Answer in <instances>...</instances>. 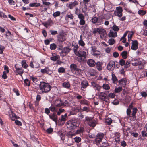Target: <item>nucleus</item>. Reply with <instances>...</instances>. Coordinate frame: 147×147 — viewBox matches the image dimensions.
Listing matches in <instances>:
<instances>
[{"mask_svg": "<svg viewBox=\"0 0 147 147\" xmlns=\"http://www.w3.org/2000/svg\"><path fill=\"white\" fill-rule=\"evenodd\" d=\"M102 87L104 89L106 90H109L110 88L109 85L106 84H104L102 86Z\"/></svg>", "mask_w": 147, "mask_h": 147, "instance_id": "obj_43", "label": "nucleus"}, {"mask_svg": "<svg viewBox=\"0 0 147 147\" xmlns=\"http://www.w3.org/2000/svg\"><path fill=\"white\" fill-rule=\"evenodd\" d=\"M108 36L110 38H115L117 36V33L116 32H114L110 30L108 34Z\"/></svg>", "mask_w": 147, "mask_h": 147, "instance_id": "obj_21", "label": "nucleus"}, {"mask_svg": "<svg viewBox=\"0 0 147 147\" xmlns=\"http://www.w3.org/2000/svg\"><path fill=\"white\" fill-rule=\"evenodd\" d=\"M104 136L105 134L99 132L97 134L95 141V142L97 145L99 146L100 145V143Z\"/></svg>", "mask_w": 147, "mask_h": 147, "instance_id": "obj_7", "label": "nucleus"}, {"mask_svg": "<svg viewBox=\"0 0 147 147\" xmlns=\"http://www.w3.org/2000/svg\"><path fill=\"white\" fill-rule=\"evenodd\" d=\"M22 67L25 69H26L28 67V65L26 63L25 60H22L21 62Z\"/></svg>", "mask_w": 147, "mask_h": 147, "instance_id": "obj_29", "label": "nucleus"}, {"mask_svg": "<svg viewBox=\"0 0 147 147\" xmlns=\"http://www.w3.org/2000/svg\"><path fill=\"white\" fill-rule=\"evenodd\" d=\"M127 51H124L121 53V56L123 59H126L127 58Z\"/></svg>", "mask_w": 147, "mask_h": 147, "instance_id": "obj_36", "label": "nucleus"}, {"mask_svg": "<svg viewBox=\"0 0 147 147\" xmlns=\"http://www.w3.org/2000/svg\"><path fill=\"white\" fill-rule=\"evenodd\" d=\"M78 44L80 45L82 47H84L85 45V42L83 40L82 35H81L80 36V40L78 41Z\"/></svg>", "mask_w": 147, "mask_h": 147, "instance_id": "obj_27", "label": "nucleus"}, {"mask_svg": "<svg viewBox=\"0 0 147 147\" xmlns=\"http://www.w3.org/2000/svg\"><path fill=\"white\" fill-rule=\"evenodd\" d=\"M57 46L58 47L57 48V49L59 50H62L63 49V46L62 44L59 43L57 44Z\"/></svg>", "mask_w": 147, "mask_h": 147, "instance_id": "obj_57", "label": "nucleus"}, {"mask_svg": "<svg viewBox=\"0 0 147 147\" xmlns=\"http://www.w3.org/2000/svg\"><path fill=\"white\" fill-rule=\"evenodd\" d=\"M85 121L90 127H94L96 125V121L92 117L86 116Z\"/></svg>", "mask_w": 147, "mask_h": 147, "instance_id": "obj_5", "label": "nucleus"}, {"mask_svg": "<svg viewBox=\"0 0 147 147\" xmlns=\"http://www.w3.org/2000/svg\"><path fill=\"white\" fill-rule=\"evenodd\" d=\"M61 14V12L59 11H57L56 12H54L53 14V16L55 18L59 16Z\"/></svg>", "mask_w": 147, "mask_h": 147, "instance_id": "obj_50", "label": "nucleus"}, {"mask_svg": "<svg viewBox=\"0 0 147 147\" xmlns=\"http://www.w3.org/2000/svg\"><path fill=\"white\" fill-rule=\"evenodd\" d=\"M123 9L121 7L119 6L116 7V10L114 12V14L119 17H121L123 15Z\"/></svg>", "mask_w": 147, "mask_h": 147, "instance_id": "obj_9", "label": "nucleus"}, {"mask_svg": "<svg viewBox=\"0 0 147 147\" xmlns=\"http://www.w3.org/2000/svg\"><path fill=\"white\" fill-rule=\"evenodd\" d=\"M112 30L115 31H118L119 30V28L116 25L114 24L112 27Z\"/></svg>", "mask_w": 147, "mask_h": 147, "instance_id": "obj_47", "label": "nucleus"}, {"mask_svg": "<svg viewBox=\"0 0 147 147\" xmlns=\"http://www.w3.org/2000/svg\"><path fill=\"white\" fill-rule=\"evenodd\" d=\"M81 88H85L88 85V83L87 81H84L81 82Z\"/></svg>", "mask_w": 147, "mask_h": 147, "instance_id": "obj_28", "label": "nucleus"}, {"mask_svg": "<svg viewBox=\"0 0 147 147\" xmlns=\"http://www.w3.org/2000/svg\"><path fill=\"white\" fill-rule=\"evenodd\" d=\"M57 134H58V135L60 137L61 140H64L65 134H63L62 132V131L59 132Z\"/></svg>", "mask_w": 147, "mask_h": 147, "instance_id": "obj_35", "label": "nucleus"}, {"mask_svg": "<svg viewBox=\"0 0 147 147\" xmlns=\"http://www.w3.org/2000/svg\"><path fill=\"white\" fill-rule=\"evenodd\" d=\"M57 102L58 103L55 104L56 106L57 107H59L61 106H63V102L61 100H58Z\"/></svg>", "mask_w": 147, "mask_h": 147, "instance_id": "obj_45", "label": "nucleus"}, {"mask_svg": "<svg viewBox=\"0 0 147 147\" xmlns=\"http://www.w3.org/2000/svg\"><path fill=\"white\" fill-rule=\"evenodd\" d=\"M87 63L90 67H94L96 65L95 61L92 59H90L87 61Z\"/></svg>", "mask_w": 147, "mask_h": 147, "instance_id": "obj_15", "label": "nucleus"}, {"mask_svg": "<svg viewBox=\"0 0 147 147\" xmlns=\"http://www.w3.org/2000/svg\"><path fill=\"white\" fill-rule=\"evenodd\" d=\"M141 94L142 97L146 98L147 96V93L146 92L142 91L141 92Z\"/></svg>", "mask_w": 147, "mask_h": 147, "instance_id": "obj_64", "label": "nucleus"}, {"mask_svg": "<svg viewBox=\"0 0 147 147\" xmlns=\"http://www.w3.org/2000/svg\"><path fill=\"white\" fill-rule=\"evenodd\" d=\"M79 4V2L75 0L74 2H71L69 4L67 3L66 6L70 9H73L74 8H75L76 6Z\"/></svg>", "mask_w": 147, "mask_h": 147, "instance_id": "obj_10", "label": "nucleus"}, {"mask_svg": "<svg viewBox=\"0 0 147 147\" xmlns=\"http://www.w3.org/2000/svg\"><path fill=\"white\" fill-rule=\"evenodd\" d=\"M126 80L124 79H122L118 81L120 85H121L123 87H125L126 85Z\"/></svg>", "mask_w": 147, "mask_h": 147, "instance_id": "obj_25", "label": "nucleus"}, {"mask_svg": "<svg viewBox=\"0 0 147 147\" xmlns=\"http://www.w3.org/2000/svg\"><path fill=\"white\" fill-rule=\"evenodd\" d=\"M40 90L42 93H47L49 92L51 89V86L48 83L44 82H41L39 85Z\"/></svg>", "mask_w": 147, "mask_h": 147, "instance_id": "obj_3", "label": "nucleus"}, {"mask_svg": "<svg viewBox=\"0 0 147 147\" xmlns=\"http://www.w3.org/2000/svg\"><path fill=\"white\" fill-rule=\"evenodd\" d=\"M60 57L59 55H56L55 56H52L50 58V59L54 61H57L59 59Z\"/></svg>", "mask_w": 147, "mask_h": 147, "instance_id": "obj_34", "label": "nucleus"}, {"mask_svg": "<svg viewBox=\"0 0 147 147\" xmlns=\"http://www.w3.org/2000/svg\"><path fill=\"white\" fill-rule=\"evenodd\" d=\"M124 68H127L129 67L130 65V62H129L128 61H127L125 64L124 65Z\"/></svg>", "mask_w": 147, "mask_h": 147, "instance_id": "obj_58", "label": "nucleus"}, {"mask_svg": "<svg viewBox=\"0 0 147 147\" xmlns=\"http://www.w3.org/2000/svg\"><path fill=\"white\" fill-rule=\"evenodd\" d=\"M46 0H44L42 1L43 4L46 6H49L51 4V3L49 2L46 1Z\"/></svg>", "mask_w": 147, "mask_h": 147, "instance_id": "obj_52", "label": "nucleus"}, {"mask_svg": "<svg viewBox=\"0 0 147 147\" xmlns=\"http://www.w3.org/2000/svg\"><path fill=\"white\" fill-rule=\"evenodd\" d=\"M71 50V49L69 46L65 47L62 50L61 54L63 56H66L70 52Z\"/></svg>", "mask_w": 147, "mask_h": 147, "instance_id": "obj_11", "label": "nucleus"}, {"mask_svg": "<svg viewBox=\"0 0 147 147\" xmlns=\"http://www.w3.org/2000/svg\"><path fill=\"white\" fill-rule=\"evenodd\" d=\"M46 131L48 134H50L53 132V129L51 128H49L47 129Z\"/></svg>", "mask_w": 147, "mask_h": 147, "instance_id": "obj_59", "label": "nucleus"}, {"mask_svg": "<svg viewBox=\"0 0 147 147\" xmlns=\"http://www.w3.org/2000/svg\"><path fill=\"white\" fill-rule=\"evenodd\" d=\"M132 46L131 49L134 50H136L138 48V42L137 40H132Z\"/></svg>", "mask_w": 147, "mask_h": 147, "instance_id": "obj_13", "label": "nucleus"}, {"mask_svg": "<svg viewBox=\"0 0 147 147\" xmlns=\"http://www.w3.org/2000/svg\"><path fill=\"white\" fill-rule=\"evenodd\" d=\"M84 130V128L83 127H81L79 129H78L76 130V134L82 133L83 132Z\"/></svg>", "mask_w": 147, "mask_h": 147, "instance_id": "obj_42", "label": "nucleus"}, {"mask_svg": "<svg viewBox=\"0 0 147 147\" xmlns=\"http://www.w3.org/2000/svg\"><path fill=\"white\" fill-rule=\"evenodd\" d=\"M105 17L104 16L99 17V18L98 25H100L103 24V20L105 19Z\"/></svg>", "mask_w": 147, "mask_h": 147, "instance_id": "obj_37", "label": "nucleus"}, {"mask_svg": "<svg viewBox=\"0 0 147 147\" xmlns=\"http://www.w3.org/2000/svg\"><path fill=\"white\" fill-rule=\"evenodd\" d=\"M115 42V40L114 38H110L109 40L108 43L109 45H112Z\"/></svg>", "mask_w": 147, "mask_h": 147, "instance_id": "obj_40", "label": "nucleus"}, {"mask_svg": "<svg viewBox=\"0 0 147 147\" xmlns=\"http://www.w3.org/2000/svg\"><path fill=\"white\" fill-rule=\"evenodd\" d=\"M29 78L30 80H32L33 82L35 84H37V83L39 81V80L37 78L33 76H30Z\"/></svg>", "mask_w": 147, "mask_h": 147, "instance_id": "obj_30", "label": "nucleus"}, {"mask_svg": "<svg viewBox=\"0 0 147 147\" xmlns=\"http://www.w3.org/2000/svg\"><path fill=\"white\" fill-rule=\"evenodd\" d=\"M76 55L78 56L77 58V61L79 62L84 61L86 57V52L84 51H81L80 52H77Z\"/></svg>", "mask_w": 147, "mask_h": 147, "instance_id": "obj_4", "label": "nucleus"}, {"mask_svg": "<svg viewBox=\"0 0 147 147\" xmlns=\"http://www.w3.org/2000/svg\"><path fill=\"white\" fill-rule=\"evenodd\" d=\"M105 122L108 125H110L112 122V120L111 118H108L105 120Z\"/></svg>", "mask_w": 147, "mask_h": 147, "instance_id": "obj_39", "label": "nucleus"}, {"mask_svg": "<svg viewBox=\"0 0 147 147\" xmlns=\"http://www.w3.org/2000/svg\"><path fill=\"white\" fill-rule=\"evenodd\" d=\"M96 64V68L99 71H100L102 69V65L103 63L102 62L98 61L97 62Z\"/></svg>", "mask_w": 147, "mask_h": 147, "instance_id": "obj_20", "label": "nucleus"}, {"mask_svg": "<svg viewBox=\"0 0 147 147\" xmlns=\"http://www.w3.org/2000/svg\"><path fill=\"white\" fill-rule=\"evenodd\" d=\"M78 16V18L81 20H83L85 19V17L83 15L82 13H79L78 15H77Z\"/></svg>", "mask_w": 147, "mask_h": 147, "instance_id": "obj_53", "label": "nucleus"}, {"mask_svg": "<svg viewBox=\"0 0 147 147\" xmlns=\"http://www.w3.org/2000/svg\"><path fill=\"white\" fill-rule=\"evenodd\" d=\"M40 4L39 3H30L29 5L31 7H38L40 6Z\"/></svg>", "mask_w": 147, "mask_h": 147, "instance_id": "obj_33", "label": "nucleus"}, {"mask_svg": "<svg viewBox=\"0 0 147 147\" xmlns=\"http://www.w3.org/2000/svg\"><path fill=\"white\" fill-rule=\"evenodd\" d=\"M67 135L68 138H72L73 136H75V134H72L71 132H69L67 133Z\"/></svg>", "mask_w": 147, "mask_h": 147, "instance_id": "obj_55", "label": "nucleus"}, {"mask_svg": "<svg viewBox=\"0 0 147 147\" xmlns=\"http://www.w3.org/2000/svg\"><path fill=\"white\" fill-rule=\"evenodd\" d=\"M125 61L123 59H121L119 61V64L122 66L124 65L125 64Z\"/></svg>", "mask_w": 147, "mask_h": 147, "instance_id": "obj_60", "label": "nucleus"}, {"mask_svg": "<svg viewBox=\"0 0 147 147\" xmlns=\"http://www.w3.org/2000/svg\"><path fill=\"white\" fill-rule=\"evenodd\" d=\"M13 90L14 92L16 93V95L19 96L20 95V94L19 92V91L16 88H14L13 89Z\"/></svg>", "mask_w": 147, "mask_h": 147, "instance_id": "obj_63", "label": "nucleus"}, {"mask_svg": "<svg viewBox=\"0 0 147 147\" xmlns=\"http://www.w3.org/2000/svg\"><path fill=\"white\" fill-rule=\"evenodd\" d=\"M90 108L89 107L84 106L82 109V110L83 111H85L86 112H88L90 111Z\"/></svg>", "mask_w": 147, "mask_h": 147, "instance_id": "obj_54", "label": "nucleus"}, {"mask_svg": "<svg viewBox=\"0 0 147 147\" xmlns=\"http://www.w3.org/2000/svg\"><path fill=\"white\" fill-rule=\"evenodd\" d=\"M122 90V88L121 87L119 86L117 88H115L114 90V92L115 93H118L120 92Z\"/></svg>", "mask_w": 147, "mask_h": 147, "instance_id": "obj_41", "label": "nucleus"}, {"mask_svg": "<svg viewBox=\"0 0 147 147\" xmlns=\"http://www.w3.org/2000/svg\"><path fill=\"white\" fill-rule=\"evenodd\" d=\"M15 68L16 69V72L18 73V74L22 76V75L24 73V70L22 67H18L17 66V64L15 66Z\"/></svg>", "mask_w": 147, "mask_h": 147, "instance_id": "obj_14", "label": "nucleus"}, {"mask_svg": "<svg viewBox=\"0 0 147 147\" xmlns=\"http://www.w3.org/2000/svg\"><path fill=\"white\" fill-rule=\"evenodd\" d=\"M80 9H79L78 7H76L75 9V13L78 15L80 13Z\"/></svg>", "mask_w": 147, "mask_h": 147, "instance_id": "obj_56", "label": "nucleus"}, {"mask_svg": "<svg viewBox=\"0 0 147 147\" xmlns=\"http://www.w3.org/2000/svg\"><path fill=\"white\" fill-rule=\"evenodd\" d=\"M79 125V121L76 119H72L67 122V128L70 129H74L76 127H78Z\"/></svg>", "mask_w": 147, "mask_h": 147, "instance_id": "obj_2", "label": "nucleus"}, {"mask_svg": "<svg viewBox=\"0 0 147 147\" xmlns=\"http://www.w3.org/2000/svg\"><path fill=\"white\" fill-rule=\"evenodd\" d=\"M112 80L113 81V83L116 84L118 80L117 79V78L115 75L112 74Z\"/></svg>", "mask_w": 147, "mask_h": 147, "instance_id": "obj_32", "label": "nucleus"}, {"mask_svg": "<svg viewBox=\"0 0 147 147\" xmlns=\"http://www.w3.org/2000/svg\"><path fill=\"white\" fill-rule=\"evenodd\" d=\"M50 118L55 122H57L58 121L57 117L55 113H54L52 114L49 115Z\"/></svg>", "mask_w": 147, "mask_h": 147, "instance_id": "obj_18", "label": "nucleus"}, {"mask_svg": "<svg viewBox=\"0 0 147 147\" xmlns=\"http://www.w3.org/2000/svg\"><path fill=\"white\" fill-rule=\"evenodd\" d=\"M133 103H131L127 109L126 113L127 118L131 121L135 120L136 119V115L138 111L136 107H133Z\"/></svg>", "mask_w": 147, "mask_h": 147, "instance_id": "obj_1", "label": "nucleus"}, {"mask_svg": "<svg viewBox=\"0 0 147 147\" xmlns=\"http://www.w3.org/2000/svg\"><path fill=\"white\" fill-rule=\"evenodd\" d=\"M74 140L76 143H78L81 141V138L79 137H76L74 138Z\"/></svg>", "mask_w": 147, "mask_h": 147, "instance_id": "obj_48", "label": "nucleus"}, {"mask_svg": "<svg viewBox=\"0 0 147 147\" xmlns=\"http://www.w3.org/2000/svg\"><path fill=\"white\" fill-rule=\"evenodd\" d=\"M79 102L81 105H86L87 106L90 105L89 102L85 99L81 100Z\"/></svg>", "mask_w": 147, "mask_h": 147, "instance_id": "obj_23", "label": "nucleus"}, {"mask_svg": "<svg viewBox=\"0 0 147 147\" xmlns=\"http://www.w3.org/2000/svg\"><path fill=\"white\" fill-rule=\"evenodd\" d=\"M15 123L17 125L19 126H22V123L19 121L16 120L15 121Z\"/></svg>", "mask_w": 147, "mask_h": 147, "instance_id": "obj_62", "label": "nucleus"}, {"mask_svg": "<svg viewBox=\"0 0 147 147\" xmlns=\"http://www.w3.org/2000/svg\"><path fill=\"white\" fill-rule=\"evenodd\" d=\"M41 72L43 74H46L50 75L52 74V71L47 67H45V69H41L40 70Z\"/></svg>", "mask_w": 147, "mask_h": 147, "instance_id": "obj_17", "label": "nucleus"}, {"mask_svg": "<svg viewBox=\"0 0 147 147\" xmlns=\"http://www.w3.org/2000/svg\"><path fill=\"white\" fill-rule=\"evenodd\" d=\"M99 34L101 37H104L106 35V30L102 28H100V30H99Z\"/></svg>", "mask_w": 147, "mask_h": 147, "instance_id": "obj_22", "label": "nucleus"}, {"mask_svg": "<svg viewBox=\"0 0 147 147\" xmlns=\"http://www.w3.org/2000/svg\"><path fill=\"white\" fill-rule=\"evenodd\" d=\"M70 68L73 73L76 74H80L81 72V70L78 67L76 64H71L70 65Z\"/></svg>", "mask_w": 147, "mask_h": 147, "instance_id": "obj_6", "label": "nucleus"}, {"mask_svg": "<svg viewBox=\"0 0 147 147\" xmlns=\"http://www.w3.org/2000/svg\"><path fill=\"white\" fill-rule=\"evenodd\" d=\"M53 24V21L50 19L45 22L42 23V24L45 27L47 28L48 26H51Z\"/></svg>", "mask_w": 147, "mask_h": 147, "instance_id": "obj_16", "label": "nucleus"}, {"mask_svg": "<svg viewBox=\"0 0 147 147\" xmlns=\"http://www.w3.org/2000/svg\"><path fill=\"white\" fill-rule=\"evenodd\" d=\"M65 71V69L63 67H60L58 69V72L59 73H63Z\"/></svg>", "mask_w": 147, "mask_h": 147, "instance_id": "obj_51", "label": "nucleus"}, {"mask_svg": "<svg viewBox=\"0 0 147 147\" xmlns=\"http://www.w3.org/2000/svg\"><path fill=\"white\" fill-rule=\"evenodd\" d=\"M146 13V11L142 10H139L138 11V14L140 15H144Z\"/></svg>", "mask_w": 147, "mask_h": 147, "instance_id": "obj_46", "label": "nucleus"}, {"mask_svg": "<svg viewBox=\"0 0 147 147\" xmlns=\"http://www.w3.org/2000/svg\"><path fill=\"white\" fill-rule=\"evenodd\" d=\"M91 48H92L91 51L92 53L95 52H97L98 51V50H97L96 47L95 46H92L91 47Z\"/></svg>", "mask_w": 147, "mask_h": 147, "instance_id": "obj_49", "label": "nucleus"}, {"mask_svg": "<svg viewBox=\"0 0 147 147\" xmlns=\"http://www.w3.org/2000/svg\"><path fill=\"white\" fill-rule=\"evenodd\" d=\"M80 109L79 107H77L74 109H72V110L70 112L71 115H76L78 112H79Z\"/></svg>", "mask_w": 147, "mask_h": 147, "instance_id": "obj_24", "label": "nucleus"}, {"mask_svg": "<svg viewBox=\"0 0 147 147\" xmlns=\"http://www.w3.org/2000/svg\"><path fill=\"white\" fill-rule=\"evenodd\" d=\"M66 39L64 36V35L62 34H60L57 36V40L61 42L65 41Z\"/></svg>", "mask_w": 147, "mask_h": 147, "instance_id": "obj_19", "label": "nucleus"}, {"mask_svg": "<svg viewBox=\"0 0 147 147\" xmlns=\"http://www.w3.org/2000/svg\"><path fill=\"white\" fill-rule=\"evenodd\" d=\"M99 97L102 101L106 102H109V100L107 96V94L103 92H100Z\"/></svg>", "mask_w": 147, "mask_h": 147, "instance_id": "obj_8", "label": "nucleus"}, {"mask_svg": "<svg viewBox=\"0 0 147 147\" xmlns=\"http://www.w3.org/2000/svg\"><path fill=\"white\" fill-rule=\"evenodd\" d=\"M91 21L93 24H94L97 23V25H99V18L98 17L96 16L93 17L91 20Z\"/></svg>", "mask_w": 147, "mask_h": 147, "instance_id": "obj_26", "label": "nucleus"}, {"mask_svg": "<svg viewBox=\"0 0 147 147\" xmlns=\"http://www.w3.org/2000/svg\"><path fill=\"white\" fill-rule=\"evenodd\" d=\"M50 48L51 50H55L57 48V45L54 43L51 44L50 45Z\"/></svg>", "mask_w": 147, "mask_h": 147, "instance_id": "obj_44", "label": "nucleus"}, {"mask_svg": "<svg viewBox=\"0 0 147 147\" xmlns=\"http://www.w3.org/2000/svg\"><path fill=\"white\" fill-rule=\"evenodd\" d=\"M62 85L64 87L68 88L70 87V85L68 82H64L63 83Z\"/></svg>", "mask_w": 147, "mask_h": 147, "instance_id": "obj_38", "label": "nucleus"}, {"mask_svg": "<svg viewBox=\"0 0 147 147\" xmlns=\"http://www.w3.org/2000/svg\"><path fill=\"white\" fill-rule=\"evenodd\" d=\"M115 67V62L113 61H110L107 66V69L110 71H112L114 70Z\"/></svg>", "mask_w": 147, "mask_h": 147, "instance_id": "obj_12", "label": "nucleus"}, {"mask_svg": "<svg viewBox=\"0 0 147 147\" xmlns=\"http://www.w3.org/2000/svg\"><path fill=\"white\" fill-rule=\"evenodd\" d=\"M24 84L25 86H29L30 85V82L28 79H26L24 80Z\"/></svg>", "mask_w": 147, "mask_h": 147, "instance_id": "obj_31", "label": "nucleus"}, {"mask_svg": "<svg viewBox=\"0 0 147 147\" xmlns=\"http://www.w3.org/2000/svg\"><path fill=\"white\" fill-rule=\"evenodd\" d=\"M92 55L96 57H98L100 55V52L99 51L97 52H95L92 53Z\"/></svg>", "mask_w": 147, "mask_h": 147, "instance_id": "obj_61", "label": "nucleus"}]
</instances>
